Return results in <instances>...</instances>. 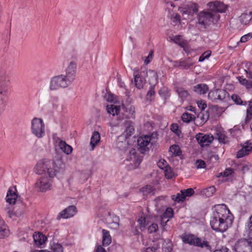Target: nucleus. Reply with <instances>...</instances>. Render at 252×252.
Listing matches in <instances>:
<instances>
[{
	"instance_id": "1",
	"label": "nucleus",
	"mask_w": 252,
	"mask_h": 252,
	"mask_svg": "<svg viewBox=\"0 0 252 252\" xmlns=\"http://www.w3.org/2000/svg\"><path fill=\"white\" fill-rule=\"evenodd\" d=\"M224 207H218L210 219V225L212 229L217 232H223L228 228L229 223H231L229 210Z\"/></svg>"
},
{
	"instance_id": "2",
	"label": "nucleus",
	"mask_w": 252,
	"mask_h": 252,
	"mask_svg": "<svg viewBox=\"0 0 252 252\" xmlns=\"http://www.w3.org/2000/svg\"><path fill=\"white\" fill-rule=\"evenodd\" d=\"M62 165L63 162L60 160H57L56 161L53 160H45L38 162L35 166V170L38 174H44L45 176L53 179Z\"/></svg>"
},
{
	"instance_id": "3",
	"label": "nucleus",
	"mask_w": 252,
	"mask_h": 252,
	"mask_svg": "<svg viewBox=\"0 0 252 252\" xmlns=\"http://www.w3.org/2000/svg\"><path fill=\"white\" fill-rule=\"evenodd\" d=\"M181 238L183 242L185 244L204 249L209 252H212L213 251L210 242L207 241L204 238L198 237L192 234H183L181 236Z\"/></svg>"
},
{
	"instance_id": "4",
	"label": "nucleus",
	"mask_w": 252,
	"mask_h": 252,
	"mask_svg": "<svg viewBox=\"0 0 252 252\" xmlns=\"http://www.w3.org/2000/svg\"><path fill=\"white\" fill-rule=\"evenodd\" d=\"M220 18L219 14L214 13L209 9L208 11H201L197 14L198 24L203 26L205 28L212 24H216Z\"/></svg>"
},
{
	"instance_id": "5",
	"label": "nucleus",
	"mask_w": 252,
	"mask_h": 252,
	"mask_svg": "<svg viewBox=\"0 0 252 252\" xmlns=\"http://www.w3.org/2000/svg\"><path fill=\"white\" fill-rule=\"evenodd\" d=\"M72 82L64 76V74H62L51 79L49 88L51 91H55L60 88H66Z\"/></svg>"
},
{
	"instance_id": "6",
	"label": "nucleus",
	"mask_w": 252,
	"mask_h": 252,
	"mask_svg": "<svg viewBox=\"0 0 252 252\" xmlns=\"http://www.w3.org/2000/svg\"><path fill=\"white\" fill-rule=\"evenodd\" d=\"M32 133L38 138H42L45 135V125L40 118H34L31 122Z\"/></svg>"
},
{
	"instance_id": "7",
	"label": "nucleus",
	"mask_w": 252,
	"mask_h": 252,
	"mask_svg": "<svg viewBox=\"0 0 252 252\" xmlns=\"http://www.w3.org/2000/svg\"><path fill=\"white\" fill-rule=\"evenodd\" d=\"M53 179L44 175L39 178L35 183V188L38 191L45 192L52 187Z\"/></svg>"
},
{
	"instance_id": "8",
	"label": "nucleus",
	"mask_w": 252,
	"mask_h": 252,
	"mask_svg": "<svg viewBox=\"0 0 252 252\" xmlns=\"http://www.w3.org/2000/svg\"><path fill=\"white\" fill-rule=\"evenodd\" d=\"M229 96V94L225 90L220 89L210 91L208 95V98L212 101H226Z\"/></svg>"
},
{
	"instance_id": "9",
	"label": "nucleus",
	"mask_w": 252,
	"mask_h": 252,
	"mask_svg": "<svg viewBox=\"0 0 252 252\" xmlns=\"http://www.w3.org/2000/svg\"><path fill=\"white\" fill-rule=\"evenodd\" d=\"M235 252H252V242L246 239L238 240L234 246Z\"/></svg>"
},
{
	"instance_id": "10",
	"label": "nucleus",
	"mask_w": 252,
	"mask_h": 252,
	"mask_svg": "<svg viewBox=\"0 0 252 252\" xmlns=\"http://www.w3.org/2000/svg\"><path fill=\"white\" fill-rule=\"evenodd\" d=\"M126 160L131 161L130 163L131 166L129 167V169H134L140 165L142 160V157L138 155L135 149H132L129 151V157Z\"/></svg>"
},
{
	"instance_id": "11",
	"label": "nucleus",
	"mask_w": 252,
	"mask_h": 252,
	"mask_svg": "<svg viewBox=\"0 0 252 252\" xmlns=\"http://www.w3.org/2000/svg\"><path fill=\"white\" fill-rule=\"evenodd\" d=\"M151 137L145 135L144 137H140L137 139L138 150L142 154H144L149 151L148 146L151 141Z\"/></svg>"
},
{
	"instance_id": "12",
	"label": "nucleus",
	"mask_w": 252,
	"mask_h": 252,
	"mask_svg": "<svg viewBox=\"0 0 252 252\" xmlns=\"http://www.w3.org/2000/svg\"><path fill=\"white\" fill-rule=\"evenodd\" d=\"M11 84L10 76L4 73L1 75L0 80V95H5Z\"/></svg>"
},
{
	"instance_id": "13",
	"label": "nucleus",
	"mask_w": 252,
	"mask_h": 252,
	"mask_svg": "<svg viewBox=\"0 0 252 252\" xmlns=\"http://www.w3.org/2000/svg\"><path fill=\"white\" fill-rule=\"evenodd\" d=\"M208 6L210 10L218 14L224 12L227 8L225 4L219 1L210 2L208 3Z\"/></svg>"
},
{
	"instance_id": "14",
	"label": "nucleus",
	"mask_w": 252,
	"mask_h": 252,
	"mask_svg": "<svg viewBox=\"0 0 252 252\" xmlns=\"http://www.w3.org/2000/svg\"><path fill=\"white\" fill-rule=\"evenodd\" d=\"M77 213V208L74 205H71L61 211L58 216L57 220L61 218L68 219L73 217Z\"/></svg>"
},
{
	"instance_id": "15",
	"label": "nucleus",
	"mask_w": 252,
	"mask_h": 252,
	"mask_svg": "<svg viewBox=\"0 0 252 252\" xmlns=\"http://www.w3.org/2000/svg\"><path fill=\"white\" fill-rule=\"evenodd\" d=\"M76 64L75 62H71L66 69L65 74L64 76L68 79L72 83L75 78Z\"/></svg>"
},
{
	"instance_id": "16",
	"label": "nucleus",
	"mask_w": 252,
	"mask_h": 252,
	"mask_svg": "<svg viewBox=\"0 0 252 252\" xmlns=\"http://www.w3.org/2000/svg\"><path fill=\"white\" fill-rule=\"evenodd\" d=\"M196 139L200 146L203 147L209 145L213 141L214 137L213 135L199 133L196 135Z\"/></svg>"
},
{
	"instance_id": "17",
	"label": "nucleus",
	"mask_w": 252,
	"mask_h": 252,
	"mask_svg": "<svg viewBox=\"0 0 252 252\" xmlns=\"http://www.w3.org/2000/svg\"><path fill=\"white\" fill-rule=\"evenodd\" d=\"M252 151V143L247 141L244 143L242 148L239 150L237 154L236 157L237 158H241L243 157L249 155Z\"/></svg>"
},
{
	"instance_id": "18",
	"label": "nucleus",
	"mask_w": 252,
	"mask_h": 252,
	"mask_svg": "<svg viewBox=\"0 0 252 252\" xmlns=\"http://www.w3.org/2000/svg\"><path fill=\"white\" fill-rule=\"evenodd\" d=\"M198 10V5L195 3L188 4L182 8L181 11L183 14H188L189 16H192L194 13L197 12Z\"/></svg>"
},
{
	"instance_id": "19",
	"label": "nucleus",
	"mask_w": 252,
	"mask_h": 252,
	"mask_svg": "<svg viewBox=\"0 0 252 252\" xmlns=\"http://www.w3.org/2000/svg\"><path fill=\"white\" fill-rule=\"evenodd\" d=\"M10 231L4 221L0 216V239H4L9 235Z\"/></svg>"
},
{
	"instance_id": "20",
	"label": "nucleus",
	"mask_w": 252,
	"mask_h": 252,
	"mask_svg": "<svg viewBox=\"0 0 252 252\" xmlns=\"http://www.w3.org/2000/svg\"><path fill=\"white\" fill-rule=\"evenodd\" d=\"M15 190H13L12 189H9L7 193V195L5 198L7 202L10 204H14L16 202L18 195L15 192L16 191V189H14Z\"/></svg>"
},
{
	"instance_id": "21",
	"label": "nucleus",
	"mask_w": 252,
	"mask_h": 252,
	"mask_svg": "<svg viewBox=\"0 0 252 252\" xmlns=\"http://www.w3.org/2000/svg\"><path fill=\"white\" fill-rule=\"evenodd\" d=\"M124 126L126 127L125 132L127 136H131L134 132V123L131 121L126 120L124 122Z\"/></svg>"
},
{
	"instance_id": "22",
	"label": "nucleus",
	"mask_w": 252,
	"mask_h": 252,
	"mask_svg": "<svg viewBox=\"0 0 252 252\" xmlns=\"http://www.w3.org/2000/svg\"><path fill=\"white\" fill-rule=\"evenodd\" d=\"M35 244L37 246H41L47 240L46 236L40 232L35 233L33 235Z\"/></svg>"
},
{
	"instance_id": "23",
	"label": "nucleus",
	"mask_w": 252,
	"mask_h": 252,
	"mask_svg": "<svg viewBox=\"0 0 252 252\" xmlns=\"http://www.w3.org/2000/svg\"><path fill=\"white\" fill-rule=\"evenodd\" d=\"M194 63V62L192 59L190 58H188L186 59H181L179 61V65L182 67L183 68L188 69L191 66H192Z\"/></svg>"
},
{
	"instance_id": "24",
	"label": "nucleus",
	"mask_w": 252,
	"mask_h": 252,
	"mask_svg": "<svg viewBox=\"0 0 252 252\" xmlns=\"http://www.w3.org/2000/svg\"><path fill=\"white\" fill-rule=\"evenodd\" d=\"M193 88L195 92L200 94L206 93L209 90L208 86L205 84H198L194 86Z\"/></svg>"
},
{
	"instance_id": "25",
	"label": "nucleus",
	"mask_w": 252,
	"mask_h": 252,
	"mask_svg": "<svg viewBox=\"0 0 252 252\" xmlns=\"http://www.w3.org/2000/svg\"><path fill=\"white\" fill-rule=\"evenodd\" d=\"M134 84L135 87L138 89L143 88L144 85V80L138 73L137 71L134 70Z\"/></svg>"
},
{
	"instance_id": "26",
	"label": "nucleus",
	"mask_w": 252,
	"mask_h": 252,
	"mask_svg": "<svg viewBox=\"0 0 252 252\" xmlns=\"http://www.w3.org/2000/svg\"><path fill=\"white\" fill-rule=\"evenodd\" d=\"M102 245L103 246H108L111 243V237L110 235L109 232L105 229H102Z\"/></svg>"
},
{
	"instance_id": "27",
	"label": "nucleus",
	"mask_w": 252,
	"mask_h": 252,
	"mask_svg": "<svg viewBox=\"0 0 252 252\" xmlns=\"http://www.w3.org/2000/svg\"><path fill=\"white\" fill-rule=\"evenodd\" d=\"M247 115L245 120V124L249 123L252 120V98L248 101V107L246 111Z\"/></svg>"
},
{
	"instance_id": "28",
	"label": "nucleus",
	"mask_w": 252,
	"mask_h": 252,
	"mask_svg": "<svg viewBox=\"0 0 252 252\" xmlns=\"http://www.w3.org/2000/svg\"><path fill=\"white\" fill-rule=\"evenodd\" d=\"M100 134L98 131H94L91 137L90 144L92 146V150H94V147L100 141Z\"/></svg>"
},
{
	"instance_id": "29",
	"label": "nucleus",
	"mask_w": 252,
	"mask_h": 252,
	"mask_svg": "<svg viewBox=\"0 0 252 252\" xmlns=\"http://www.w3.org/2000/svg\"><path fill=\"white\" fill-rule=\"evenodd\" d=\"M176 91L179 97L182 100H184L187 98L189 96V93L184 88L176 87Z\"/></svg>"
},
{
	"instance_id": "30",
	"label": "nucleus",
	"mask_w": 252,
	"mask_h": 252,
	"mask_svg": "<svg viewBox=\"0 0 252 252\" xmlns=\"http://www.w3.org/2000/svg\"><path fill=\"white\" fill-rule=\"evenodd\" d=\"M59 145L62 151L67 155H69L72 151V147L67 144L66 142L63 141H61Z\"/></svg>"
},
{
	"instance_id": "31",
	"label": "nucleus",
	"mask_w": 252,
	"mask_h": 252,
	"mask_svg": "<svg viewBox=\"0 0 252 252\" xmlns=\"http://www.w3.org/2000/svg\"><path fill=\"white\" fill-rule=\"evenodd\" d=\"M252 12H249V13H243L240 17V21L241 24H248L252 18Z\"/></svg>"
},
{
	"instance_id": "32",
	"label": "nucleus",
	"mask_w": 252,
	"mask_h": 252,
	"mask_svg": "<svg viewBox=\"0 0 252 252\" xmlns=\"http://www.w3.org/2000/svg\"><path fill=\"white\" fill-rule=\"evenodd\" d=\"M169 152L172 156H179L182 154V151L178 145H173L170 147Z\"/></svg>"
},
{
	"instance_id": "33",
	"label": "nucleus",
	"mask_w": 252,
	"mask_h": 252,
	"mask_svg": "<svg viewBox=\"0 0 252 252\" xmlns=\"http://www.w3.org/2000/svg\"><path fill=\"white\" fill-rule=\"evenodd\" d=\"M106 110L109 114L113 116L115 115H118L120 112V108L113 104L108 105L106 107Z\"/></svg>"
},
{
	"instance_id": "34",
	"label": "nucleus",
	"mask_w": 252,
	"mask_h": 252,
	"mask_svg": "<svg viewBox=\"0 0 252 252\" xmlns=\"http://www.w3.org/2000/svg\"><path fill=\"white\" fill-rule=\"evenodd\" d=\"M216 188L214 186H211L207 188L203 189L201 192L203 195H205L206 197H209L215 192Z\"/></svg>"
},
{
	"instance_id": "35",
	"label": "nucleus",
	"mask_w": 252,
	"mask_h": 252,
	"mask_svg": "<svg viewBox=\"0 0 252 252\" xmlns=\"http://www.w3.org/2000/svg\"><path fill=\"white\" fill-rule=\"evenodd\" d=\"M241 84L245 86L248 89L252 88V82L244 78L243 76H239L237 77Z\"/></svg>"
},
{
	"instance_id": "36",
	"label": "nucleus",
	"mask_w": 252,
	"mask_h": 252,
	"mask_svg": "<svg viewBox=\"0 0 252 252\" xmlns=\"http://www.w3.org/2000/svg\"><path fill=\"white\" fill-rule=\"evenodd\" d=\"M218 139L220 143L226 144L229 142L228 138L226 136L224 131H220L217 133Z\"/></svg>"
},
{
	"instance_id": "37",
	"label": "nucleus",
	"mask_w": 252,
	"mask_h": 252,
	"mask_svg": "<svg viewBox=\"0 0 252 252\" xmlns=\"http://www.w3.org/2000/svg\"><path fill=\"white\" fill-rule=\"evenodd\" d=\"M141 191L143 193L144 195H148V194L151 193L152 194H154L155 193V189L153 186L151 185H147L144 187H143L141 189Z\"/></svg>"
},
{
	"instance_id": "38",
	"label": "nucleus",
	"mask_w": 252,
	"mask_h": 252,
	"mask_svg": "<svg viewBox=\"0 0 252 252\" xmlns=\"http://www.w3.org/2000/svg\"><path fill=\"white\" fill-rule=\"evenodd\" d=\"M195 119V117L194 115L189 113L188 112L184 113L182 116V120L185 123H189L190 122L194 120Z\"/></svg>"
},
{
	"instance_id": "39",
	"label": "nucleus",
	"mask_w": 252,
	"mask_h": 252,
	"mask_svg": "<svg viewBox=\"0 0 252 252\" xmlns=\"http://www.w3.org/2000/svg\"><path fill=\"white\" fill-rule=\"evenodd\" d=\"M155 95V86H151L146 94V99L150 102L154 100V96Z\"/></svg>"
},
{
	"instance_id": "40",
	"label": "nucleus",
	"mask_w": 252,
	"mask_h": 252,
	"mask_svg": "<svg viewBox=\"0 0 252 252\" xmlns=\"http://www.w3.org/2000/svg\"><path fill=\"white\" fill-rule=\"evenodd\" d=\"M171 24L174 26L177 25L178 23H180L181 17L178 13H173L170 18Z\"/></svg>"
},
{
	"instance_id": "41",
	"label": "nucleus",
	"mask_w": 252,
	"mask_h": 252,
	"mask_svg": "<svg viewBox=\"0 0 252 252\" xmlns=\"http://www.w3.org/2000/svg\"><path fill=\"white\" fill-rule=\"evenodd\" d=\"M171 198L173 200L176 202H183L185 199L184 194L181 193H178L176 195H172Z\"/></svg>"
},
{
	"instance_id": "42",
	"label": "nucleus",
	"mask_w": 252,
	"mask_h": 252,
	"mask_svg": "<svg viewBox=\"0 0 252 252\" xmlns=\"http://www.w3.org/2000/svg\"><path fill=\"white\" fill-rule=\"evenodd\" d=\"M51 250L53 252H63V248L59 243L54 244L51 247Z\"/></svg>"
},
{
	"instance_id": "43",
	"label": "nucleus",
	"mask_w": 252,
	"mask_h": 252,
	"mask_svg": "<svg viewBox=\"0 0 252 252\" xmlns=\"http://www.w3.org/2000/svg\"><path fill=\"white\" fill-rule=\"evenodd\" d=\"M181 192L184 194L185 199L186 197L191 196L194 192L193 189L191 188H189L187 189H183L181 190Z\"/></svg>"
},
{
	"instance_id": "44",
	"label": "nucleus",
	"mask_w": 252,
	"mask_h": 252,
	"mask_svg": "<svg viewBox=\"0 0 252 252\" xmlns=\"http://www.w3.org/2000/svg\"><path fill=\"white\" fill-rule=\"evenodd\" d=\"M247 69L245 71L248 75V77L252 79V63H248L246 64Z\"/></svg>"
},
{
	"instance_id": "45",
	"label": "nucleus",
	"mask_w": 252,
	"mask_h": 252,
	"mask_svg": "<svg viewBox=\"0 0 252 252\" xmlns=\"http://www.w3.org/2000/svg\"><path fill=\"white\" fill-rule=\"evenodd\" d=\"M195 166L197 169L204 168L206 167V163L202 159H197L195 163Z\"/></svg>"
},
{
	"instance_id": "46",
	"label": "nucleus",
	"mask_w": 252,
	"mask_h": 252,
	"mask_svg": "<svg viewBox=\"0 0 252 252\" xmlns=\"http://www.w3.org/2000/svg\"><path fill=\"white\" fill-rule=\"evenodd\" d=\"M158 225L157 224L153 223L148 228V231L149 233H155L158 230Z\"/></svg>"
},
{
	"instance_id": "47",
	"label": "nucleus",
	"mask_w": 252,
	"mask_h": 252,
	"mask_svg": "<svg viewBox=\"0 0 252 252\" xmlns=\"http://www.w3.org/2000/svg\"><path fill=\"white\" fill-rule=\"evenodd\" d=\"M211 52L210 51H207L204 52L199 57L198 61L199 62H203L205 59L208 58L211 55Z\"/></svg>"
},
{
	"instance_id": "48",
	"label": "nucleus",
	"mask_w": 252,
	"mask_h": 252,
	"mask_svg": "<svg viewBox=\"0 0 252 252\" xmlns=\"http://www.w3.org/2000/svg\"><path fill=\"white\" fill-rule=\"evenodd\" d=\"M173 216V210L171 208H168L163 214L162 217L165 218H171Z\"/></svg>"
},
{
	"instance_id": "49",
	"label": "nucleus",
	"mask_w": 252,
	"mask_h": 252,
	"mask_svg": "<svg viewBox=\"0 0 252 252\" xmlns=\"http://www.w3.org/2000/svg\"><path fill=\"white\" fill-rule=\"evenodd\" d=\"M231 99L235 102V103L237 105H240L242 103L241 98L239 95L237 94H232L231 95Z\"/></svg>"
},
{
	"instance_id": "50",
	"label": "nucleus",
	"mask_w": 252,
	"mask_h": 252,
	"mask_svg": "<svg viewBox=\"0 0 252 252\" xmlns=\"http://www.w3.org/2000/svg\"><path fill=\"white\" fill-rule=\"evenodd\" d=\"M246 226L248 229L249 235L252 237V215L250 217Z\"/></svg>"
},
{
	"instance_id": "51",
	"label": "nucleus",
	"mask_w": 252,
	"mask_h": 252,
	"mask_svg": "<svg viewBox=\"0 0 252 252\" xmlns=\"http://www.w3.org/2000/svg\"><path fill=\"white\" fill-rule=\"evenodd\" d=\"M170 129L173 132L178 135H179L180 133L181 132V131L179 129V126L177 124H172Z\"/></svg>"
},
{
	"instance_id": "52",
	"label": "nucleus",
	"mask_w": 252,
	"mask_h": 252,
	"mask_svg": "<svg viewBox=\"0 0 252 252\" xmlns=\"http://www.w3.org/2000/svg\"><path fill=\"white\" fill-rule=\"evenodd\" d=\"M252 37V33H249L241 37L240 42L243 43L247 41Z\"/></svg>"
},
{
	"instance_id": "53",
	"label": "nucleus",
	"mask_w": 252,
	"mask_h": 252,
	"mask_svg": "<svg viewBox=\"0 0 252 252\" xmlns=\"http://www.w3.org/2000/svg\"><path fill=\"white\" fill-rule=\"evenodd\" d=\"M138 222L141 227H145L148 224L146 221V219L144 217H140L138 220Z\"/></svg>"
},
{
	"instance_id": "54",
	"label": "nucleus",
	"mask_w": 252,
	"mask_h": 252,
	"mask_svg": "<svg viewBox=\"0 0 252 252\" xmlns=\"http://www.w3.org/2000/svg\"><path fill=\"white\" fill-rule=\"evenodd\" d=\"M232 173H233L232 169L231 168H228L226 169L223 172L220 173V175L221 176H223L224 177H228L230 175L232 174Z\"/></svg>"
},
{
	"instance_id": "55",
	"label": "nucleus",
	"mask_w": 252,
	"mask_h": 252,
	"mask_svg": "<svg viewBox=\"0 0 252 252\" xmlns=\"http://www.w3.org/2000/svg\"><path fill=\"white\" fill-rule=\"evenodd\" d=\"M154 51L153 50L150 51L149 52V55L146 57V59L145 60L144 63L145 64H147L151 62L153 56Z\"/></svg>"
},
{
	"instance_id": "56",
	"label": "nucleus",
	"mask_w": 252,
	"mask_h": 252,
	"mask_svg": "<svg viewBox=\"0 0 252 252\" xmlns=\"http://www.w3.org/2000/svg\"><path fill=\"white\" fill-rule=\"evenodd\" d=\"M198 107L202 111L204 110L207 107L206 103L203 100H200L197 102Z\"/></svg>"
},
{
	"instance_id": "57",
	"label": "nucleus",
	"mask_w": 252,
	"mask_h": 252,
	"mask_svg": "<svg viewBox=\"0 0 252 252\" xmlns=\"http://www.w3.org/2000/svg\"><path fill=\"white\" fill-rule=\"evenodd\" d=\"M197 117L200 118L201 120H202V123H205L208 120L209 118V115H206V117H205V115L201 112L198 114Z\"/></svg>"
},
{
	"instance_id": "58",
	"label": "nucleus",
	"mask_w": 252,
	"mask_h": 252,
	"mask_svg": "<svg viewBox=\"0 0 252 252\" xmlns=\"http://www.w3.org/2000/svg\"><path fill=\"white\" fill-rule=\"evenodd\" d=\"M52 103L53 107L57 108L59 106V99L57 97H53L52 100Z\"/></svg>"
},
{
	"instance_id": "59",
	"label": "nucleus",
	"mask_w": 252,
	"mask_h": 252,
	"mask_svg": "<svg viewBox=\"0 0 252 252\" xmlns=\"http://www.w3.org/2000/svg\"><path fill=\"white\" fill-rule=\"evenodd\" d=\"M181 39V36L180 35H178L174 37L173 40L174 41L175 43L179 44L180 46H182L180 42Z\"/></svg>"
},
{
	"instance_id": "60",
	"label": "nucleus",
	"mask_w": 252,
	"mask_h": 252,
	"mask_svg": "<svg viewBox=\"0 0 252 252\" xmlns=\"http://www.w3.org/2000/svg\"><path fill=\"white\" fill-rule=\"evenodd\" d=\"M128 110H129V114L130 115V117L134 119L135 118V115H134L135 108H134V107H133L132 106H130L129 107V108H128Z\"/></svg>"
},
{
	"instance_id": "61",
	"label": "nucleus",
	"mask_w": 252,
	"mask_h": 252,
	"mask_svg": "<svg viewBox=\"0 0 252 252\" xmlns=\"http://www.w3.org/2000/svg\"><path fill=\"white\" fill-rule=\"evenodd\" d=\"M213 252H229V249L225 247H221L220 249H217Z\"/></svg>"
},
{
	"instance_id": "62",
	"label": "nucleus",
	"mask_w": 252,
	"mask_h": 252,
	"mask_svg": "<svg viewBox=\"0 0 252 252\" xmlns=\"http://www.w3.org/2000/svg\"><path fill=\"white\" fill-rule=\"evenodd\" d=\"M143 252H156L155 250H154L153 247H149L146 248H144Z\"/></svg>"
},
{
	"instance_id": "63",
	"label": "nucleus",
	"mask_w": 252,
	"mask_h": 252,
	"mask_svg": "<svg viewBox=\"0 0 252 252\" xmlns=\"http://www.w3.org/2000/svg\"><path fill=\"white\" fill-rule=\"evenodd\" d=\"M152 247L154 250H155V251L157 252V251L160 248V244L159 242L155 243Z\"/></svg>"
},
{
	"instance_id": "64",
	"label": "nucleus",
	"mask_w": 252,
	"mask_h": 252,
	"mask_svg": "<svg viewBox=\"0 0 252 252\" xmlns=\"http://www.w3.org/2000/svg\"><path fill=\"white\" fill-rule=\"evenodd\" d=\"M95 252H106L105 249L101 246H98L95 251Z\"/></svg>"
}]
</instances>
